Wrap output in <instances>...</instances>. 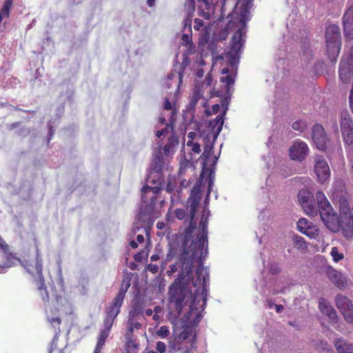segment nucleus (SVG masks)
I'll list each match as a JSON object with an SVG mask.
<instances>
[{
    "label": "nucleus",
    "mask_w": 353,
    "mask_h": 353,
    "mask_svg": "<svg viewBox=\"0 0 353 353\" xmlns=\"http://www.w3.org/2000/svg\"><path fill=\"white\" fill-rule=\"evenodd\" d=\"M316 199H317L320 208L321 220L326 227L334 232H338L341 230L345 237H352L353 236L352 212L340 213L339 216L324 193L321 191H318L316 193Z\"/></svg>",
    "instance_id": "1"
},
{
    "label": "nucleus",
    "mask_w": 353,
    "mask_h": 353,
    "mask_svg": "<svg viewBox=\"0 0 353 353\" xmlns=\"http://www.w3.org/2000/svg\"><path fill=\"white\" fill-rule=\"evenodd\" d=\"M208 221L201 219L199 224L200 234L195 239L192 245L190 250H184L183 252L180 255L179 262L181 266V276H188L191 272L192 265L194 259L202 261L205 259L203 256L204 248L208 245Z\"/></svg>",
    "instance_id": "2"
},
{
    "label": "nucleus",
    "mask_w": 353,
    "mask_h": 353,
    "mask_svg": "<svg viewBox=\"0 0 353 353\" xmlns=\"http://www.w3.org/2000/svg\"><path fill=\"white\" fill-rule=\"evenodd\" d=\"M192 272V267L191 272L188 276H181V266L180 265V271L179 278L176 279L169 288L170 302L174 305L175 310L180 313L185 304V299L188 298L190 291L185 283L183 281H189Z\"/></svg>",
    "instance_id": "3"
},
{
    "label": "nucleus",
    "mask_w": 353,
    "mask_h": 353,
    "mask_svg": "<svg viewBox=\"0 0 353 353\" xmlns=\"http://www.w3.org/2000/svg\"><path fill=\"white\" fill-rule=\"evenodd\" d=\"M130 286V281H128L125 283V281L123 280L117 296L110 303V305L105 307V316L103 319V322L104 329L103 330L110 332L114 321L119 315V314L120 313L121 307L123 303V300L125 296V293L127 292Z\"/></svg>",
    "instance_id": "4"
},
{
    "label": "nucleus",
    "mask_w": 353,
    "mask_h": 353,
    "mask_svg": "<svg viewBox=\"0 0 353 353\" xmlns=\"http://www.w3.org/2000/svg\"><path fill=\"white\" fill-rule=\"evenodd\" d=\"M204 272L203 268H198L196 270V274L197 276L196 281L194 283V285H197V281L199 282L200 286L197 288L194 295H192V301L190 305V309L192 312L194 311L204 310V307L207 302L208 296V281L209 280V276L203 275Z\"/></svg>",
    "instance_id": "5"
},
{
    "label": "nucleus",
    "mask_w": 353,
    "mask_h": 353,
    "mask_svg": "<svg viewBox=\"0 0 353 353\" xmlns=\"http://www.w3.org/2000/svg\"><path fill=\"white\" fill-rule=\"evenodd\" d=\"M327 54L328 58L335 63L339 55L341 47L340 28L336 25L329 26L325 30Z\"/></svg>",
    "instance_id": "6"
},
{
    "label": "nucleus",
    "mask_w": 353,
    "mask_h": 353,
    "mask_svg": "<svg viewBox=\"0 0 353 353\" xmlns=\"http://www.w3.org/2000/svg\"><path fill=\"white\" fill-rule=\"evenodd\" d=\"M26 270L30 273L34 274V272L39 275V287L38 290L40 292V295L43 301H49V294L46 286L44 277L42 274L43 271V262L41 258V255L39 252V250H37V256L35 259V265L33 267L31 265L23 264Z\"/></svg>",
    "instance_id": "7"
},
{
    "label": "nucleus",
    "mask_w": 353,
    "mask_h": 353,
    "mask_svg": "<svg viewBox=\"0 0 353 353\" xmlns=\"http://www.w3.org/2000/svg\"><path fill=\"white\" fill-rule=\"evenodd\" d=\"M243 28H239L232 37L230 49L227 54V57L232 66L236 65L239 59L241 50L245 42Z\"/></svg>",
    "instance_id": "8"
},
{
    "label": "nucleus",
    "mask_w": 353,
    "mask_h": 353,
    "mask_svg": "<svg viewBox=\"0 0 353 353\" xmlns=\"http://www.w3.org/2000/svg\"><path fill=\"white\" fill-rule=\"evenodd\" d=\"M341 129L346 148L353 152V121L347 112L341 113Z\"/></svg>",
    "instance_id": "9"
},
{
    "label": "nucleus",
    "mask_w": 353,
    "mask_h": 353,
    "mask_svg": "<svg viewBox=\"0 0 353 353\" xmlns=\"http://www.w3.org/2000/svg\"><path fill=\"white\" fill-rule=\"evenodd\" d=\"M148 181L153 185V186L145 185L141 189V201L143 203H154L157 194L161 190V180L152 179V174L148 176Z\"/></svg>",
    "instance_id": "10"
},
{
    "label": "nucleus",
    "mask_w": 353,
    "mask_h": 353,
    "mask_svg": "<svg viewBox=\"0 0 353 353\" xmlns=\"http://www.w3.org/2000/svg\"><path fill=\"white\" fill-rule=\"evenodd\" d=\"M339 77L344 83H348L353 77V46L348 55L343 57L339 65Z\"/></svg>",
    "instance_id": "11"
},
{
    "label": "nucleus",
    "mask_w": 353,
    "mask_h": 353,
    "mask_svg": "<svg viewBox=\"0 0 353 353\" xmlns=\"http://www.w3.org/2000/svg\"><path fill=\"white\" fill-rule=\"evenodd\" d=\"M314 172L317 181L321 183H323L330 178V169L323 157H315Z\"/></svg>",
    "instance_id": "12"
},
{
    "label": "nucleus",
    "mask_w": 353,
    "mask_h": 353,
    "mask_svg": "<svg viewBox=\"0 0 353 353\" xmlns=\"http://www.w3.org/2000/svg\"><path fill=\"white\" fill-rule=\"evenodd\" d=\"M312 140L316 147L321 151H325L329 143L324 128L320 124H315L312 128Z\"/></svg>",
    "instance_id": "13"
},
{
    "label": "nucleus",
    "mask_w": 353,
    "mask_h": 353,
    "mask_svg": "<svg viewBox=\"0 0 353 353\" xmlns=\"http://www.w3.org/2000/svg\"><path fill=\"white\" fill-rule=\"evenodd\" d=\"M308 151V147L305 142L296 141L290 148L289 156L292 160L302 161L305 159Z\"/></svg>",
    "instance_id": "14"
},
{
    "label": "nucleus",
    "mask_w": 353,
    "mask_h": 353,
    "mask_svg": "<svg viewBox=\"0 0 353 353\" xmlns=\"http://www.w3.org/2000/svg\"><path fill=\"white\" fill-rule=\"evenodd\" d=\"M332 201L334 204H339L340 213L351 212L345 191H334L332 195Z\"/></svg>",
    "instance_id": "15"
},
{
    "label": "nucleus",
    "mask_w": 353,
    "mask_h": 353,
    "mask_svg": "<svg viewBox=\"0 0 353 353\" xmlns=\"http://www.w3.org/2000/svg\"><path fill=\"white\" fill-rule=\"evenodd\" d=\"M344 34L347 39H353V5L344 13L343 17Z\"/></svg>",
    "instance_id": "16"
},
{
    "label": "nucleus",
    "mask_w": 353,
    "mask_h": 353,
    "mask_svg": "<svg viewBox=\"0 0 353 353\" xmlns=\"http://www.w3.org/2000/svg\"><path fill=\"white\" fill-rule=\"evenodd\" d=\"M193 325H187L183 327V330L178 334L179 339L190 343L189 349H192L196 342V334Z\"/></svg>",
    "instance_id": "17"
},
{
    "label": "nucleus",
    "mask_w": 353,
    "mask_h": 353,
    "mask_svg": "<svg viewBox=\"0 0 353 353\" xmlns=\"http://www.w3.org/2000/svg\"><path fill=\"white\" fill-rule=\"evenodd\" d=\"M196 228L195 223L193 222V219H191L190 225L185 228L184 231V240L181 248H180V255L183 252L184 250H190L192 248V245L195 240L192 239V234Z\"/></svg>",
    "instance_id": "18"
},
{
    "label": "nucleus",
    "mask_w": 353,
    "mask_h": 353,
    "mask_svg": "<svg viewBox=\"0 0 353 353\" xmlns=\"http://www.w3.org/2000/svg\"><path fill=\"white\" fill-rule=\"evenodd\" d=\"M327 275L330 281L336 287L343 288L346 285L347 282L342 273L332 268H327Z\"/></svg>",
    "instance_id": "19"
},
{
    "label": "nucleus",
    "mask_w": 353,
    "mask_h": 353,
    "mask_svg": "<svg viewBox=\"0 0 353 353\" xmlns=\"http://www.w3.org/2000/svg\"><path fill=\"white\" fill-rule=\"evenodd\" d=\"M319 303L321 312L327 316L332 322H336L338 316L332 305L323 298L319 299Z\"/></svg>",
    "instance_id": "20"
},
{
    "label": "nucleus",
    "mask_w": 353,
    "mask_h": 353,
    "mask_svg": "<svg viewBox=\"0 0 353 353\" xmlns=\"http://www.w3.org/2000/svg\"><path fill=\"white\" fill-rule=\"evenodd\" d=\"M184 343L176 334H173L170 338L168 341V347L171 351L179 352L181 351L182 353H190V349L187 347L184 349L182 347V343Z\"/></svg>",
    "instance_id": "21"
},
{
    "label": "nucleus",
    "mask_w": 353,
    "mask_h": 353,
    "mask_svg": "<svg viewBox=\"0 0 353 353\" xmlns=\"http://www.w3.org/2000/svg\"><path fill=\"white\" fill-rule=\"evenodd\" d=\"M224 113L218 115L215 119L209 122V127L211 128L212 132L214 138H216L221 132L224 123Z\"/></svg>",
    "instance_id": "22"
},
{
    "label": "nucleus",
    "mask_w": 353,
    "mask_h": 353,
    "mask_svg": "<svg viewBox=\"0 0 353 353\" xmlns=\"http://www.w3.org/2000/svg\"><path fill=\"white\" fill-rule=\"evenodd\" d=\"M334 344L337 353H353V344L341 338L336 339Z\"/></svg>",
    "instance_id": "23"
},
{
    "label": "nucleus",
    "mask_w": 353,
    "mask_h": 353,
    "mask_svg": "<svg viewBox=\"0 0 353 353\" xmlns=\"http://www.w3.org/2000/svg\"><path fill=\"white\" fill-rule=\"evenodd\" d=\"M335 303L341 312L350 310V309L353 307L352 301L346 296L342 294H339L336 296Z\"/></svg>",
    "instance_id": "24"
},
{
    "label": "nucleus",
    "mask_w": 353,
    "mask_h": 353,
    "mask_svg": "<svg viewBox=\"0 0 353 353\" xmlns=\"http://www.w3.org/2000/svg\"><path fill=\"white\" fill-rule=\"evenodd\" d=\"M201 3L199 6L198 14L205 19H210L211 17V0H198Z\"/></svg>",
    "instance_id": "25"
},
{
    "label": "nucleus",
    "mask_w": 353,
    "mask_h": 353,
    "mask_svg": "<svg viewBox=\"0 0 353 353\" xmlns=\"http://www.w3.org/2000/svg\"><path fill=\"white\" fill-rule=\"evenodd\" d=\"M316 202L318 208L316 207L315 201L313 199L302 206L303 210L307 215L310 216H316L318 214H320V208L317 201Z\"/></svg>",
    "instance_id": "26"
},
{
    "label": "nucleus",
    "mask_w": 353,
    "mask_h": 353,
    "mask_svg": "<svg viewBox=\"0 0 353 353\" xmlns=\"http://www.w3.org/2000/svg\"><path fill=\"white\" fill-rule=\"evenodd\" d=\"M203 97L202 94L199 91V89H196L194 91L192 97L190 99V103L187 107V110L188 111H191L194 112L195 107L198 103V101Z\"/></svg>",
    "instance_id": "27"
},
{
    "label": "nucleus",
    "mask_w": 353,
    "mask_h": 353,
    "mask_svg": "<svg viewBox=\"0 0 353 353\" xmlns=\"http://www.w3.org/2000/svg\"><path fill=\"white\" fill-rule=\"evenodd\" d=\"M312 199L313 196L312 192L307 189L301 190L298 194V200L301 207L307 203L308 201Z\"/></svg>",
    "instance_id": "28"
},
{
    "label": "nucleus",
    "mask_w": 353,
    "mask_h": 353,
    "mask_svg": "<svg viewBox=\"0 0 353 353\" xmlns=\"http://www.w3.org/2000/svg\"><path fill=\"white\" fill-rule=\"evenodd\" d=\"M13 6V0H4L3 6L0 10V20L3 18H8L10 16V11Z\"/></svg>",
    "instance_id": "29"
},
{
    "label": "nucleus",
    "mask_w": 353,
    "mask_h": 353,
    "mask_svg": "<svg viewBox=\"0 0 353 353\" xmlns=\"http://www.w3.org/2000/svg\"><path fill=\"white\" fill-rule=\"evenodd\" d=\"M2 252L4 254V257L6 259L5 264L7 265V267H12V265L14 264V261H21L19 258L16 256V255L14 253H12L10 251V246H8V250H3Z\"/></svg>",
    "instance_id": "30"
},
{
    "label": "nucleus",
    "mask_w": 353,
    "mask_h": 353,
    "mask_svg": "<svg viewBox=\"0 0 353 353\" xmlns=\"http://www.w3.org/2000/svg\"><path fill=\"white\" fill-rule=\"evenodd\" d=\"M110 332L103 330H101L100 334L98 336L97 343V345L95 347H97V350H99V349H101V350L103 349V346L105 345V341L110 335Z\"/></svg>",
    "instance_id": "31"
},
{
    "label": "nucleus",
    "mask_w": 353,
    "mask_h": 353,
    "mask_svg": "<svg viewBox=\"0 0 353 353\" xmlns=\"http://www.w3.org/2000/svg\"><path fill=\"white\" fill-rule=\"evenodd\" d=\"M128 327L126 332V337H132V333L134 330H139L141 327V323L134 321V320H128Z\"/></svg>",
    "instance_id": "32"
},
{
    "label": "nucleus",
    "mask_w": 353,
    "mask_h": 353,
    "mask_svg": "<svg viewBox=\"0 0 353 353\" xmlns=\"http://www.w3.org/2000/svg\"><path fill=\"white\" fill-rule=\"evenodd\" d=\"M59 333H56L51 342L49 353H63L61 347L57 346Z\"/></svg>",
    "instance_id": "33"
},
{
    "label": "nucleus",
    "mask_w": 353,
    "mask_h": 353,
    "mask_svg": "<svg viewBox=\"0 0 353 353\" xmlns=\"http://www.w3.org/2000/svg\"><path fill=\"white\" fill-rule=\"evenodd\" d=\"M184 9L188 15H194L195 11L194 0H185L184 3Z\"/></svg>",
    "instance_id": "34"
},
{
    "label": "nucleus",
    "mask_w": 353,
    "mask_h": 353,
    "mask_svg": "<svg viewBox=\"0 0 353 353\" xmlns=\"http://www.w3.org/2000/svg\"><path fill=\"white\" fill-rule=\"evenodd\" d=\"M292 128L296 131H299L301 132H303L305 130L307 129V125L306 122L299 120L294 121L292 125Z\"/></svg>",
    "instance_id": "35"
},
{
    "label": "nucleus",
    "mask_w": 353,
    "mask_h": 353,
    "mask_svg": "<svg viewBox=\"0 0 353 353\" xmlns=\"http://www.w3.org/2000/svg\"><path fill=\"white\" fill-rule=\"evenodd\" d=\"M312 225V223H310L306 219L304 218L300 219L297 222V228L300 232L307 230Z\"/></svg>",
    "instance_id": "36"
},
{
    "label": "nucleus",
    "mask_w": 353,
    "mask_h": 353,
    "mask_svg": "<svg viewBox=\"0 0 353 353\" xmlns=\"http://www.w3.org/2000/svg\"><path fill=\"white\" fill-rule=\"evenodd\" d=\"M221 81L225 83L227 90L230 89V87L234 83V77L232 74H228L221 77Z\"/></svg>",
    "instance_id": "37"
},
{
    "label": "nucleus",
    "mask_w": 353,
    "mask_h": 353,
    "mask_svg": "<svg viewBox=\"0 0 353 353\" xmlns=\"http://www.w3.org/2000/svg\"><path fill=\"white\" fill-rule=\"evenodd\" d=\"M179 140L174 136H172L169 138L168 142L163 147V150L165 152H168L174 146V144H178Z\"/></svg>",
    "instance_id": "38"
},
{
    "label": "nucleus",
    "mask_w": 353,
    "mask_h": 353,
    "mask_svg": "<svg viewBox=\"0 0 353 353\" xmlns=\"http://www.w3.org/2000/svg\"><path fill=\"white\" fill-rule=\"evenodd\" d=\"M301 232L305 234V235L312 239L315 238V236L318 235L319 230L315 226L312 225L307 230H303Z\"/></svg>",
    "instance_id": "39"
},
{
    "label": "nucleus",
    "mask_w": 353,
    "mask_h": 353,
    "mask_svg": "<svg viewBox=\"0 0 353 353\" xmlns=\"http://www.w3.org/2000/svg\"><path fill=\"white\" fill-rule=\"evenodd\" d=\"M331 256L333 258L334 262H339L344 258L343 253L339 252V249L336 247H334L331 250Z\"/></svg>",
    "instance_id": "40"
},
{
    "label": "nucleus",
    "mask_w": 353,
    "mask_h": 353,
    "mask_svg": "<svg viewBox=\"0 0 353 353\" xmlns=\"http://www.w3.org/2000/svg\"><path fill=\"white\" fill-rule=\"evenodd\" d=\"M170 334V330L168 326L162 325L157 331V335L161 339L168 337Z\"/></svg>",
    "instance_id": "41"
},
{
    "label": "nucleus",
    "mask_w": 353,
    "mask_h": 353,
    "mask_svg": "<svg viewBox=\"0 0 353 353\" xmlns=\"http://www.w3.org/2000/svg\"><path fill=\"white\" fill-rule=\"evenodd\" d=\"M199 203V198L194 197L192 199L190 203V214L191 219H193L195 214V212Z\"/></svg>",
    "instance_id": "42"
},
{
    "label": "nucleus",
    "mask_w": 353,
    "mask_h": 353,
    "mask_svg": "<svg viewBox=\"0 0 353 353\" xmlns=\"http://www.w3.org/2000/svg\"><path fill=\"white\" fill-rule=\"evenodd\" d=\"M341 313L347 323L353 324V307L350 309V310H345Z\"/></svg>",
    "instance_id": "43"
},
{
    "label": "nucleus",
    "mask_w": 353,
    "mask_h": 353,
    "mask_svg": "<svg viewBox=\"0 0 353 353\" xmlns=\"http://www.w3.org/2000/svg\"><path fill=\"white\" fill-rule=\"evenodd\" d=\"M253 0H239V3L240 7L245 12H248L252 6Z\"/></svg>",
    "instance_id": "44"
},
{
    "label": "nucleus",
    "mask_w": 353,
    "mask_h": 353,
    "mask_svg": "<svg viewBox=\"0 0 353 353\" xmlns=\"http://www.w3.org/2000/svg\"><path fill=\"white\" fill-rule=\"evenodd\" d=\"M187 145L188 147H191L192 151L195 153H199L201 152V146L198 143H193L192 141H188L187 142Z\"/></svg>",
    "instance_id": "45"
},
{
    "label": "nucleus",
    "mask_w": 353,
    "mask_h": 353,
    "mask_svg": "<svg viewBox=\"0 0 353 353\" xmlns=\"http://www.w3.org/2000/svg\"><path fill=\"white\" fill-rule=\"evenodd\" d=\"M156 350L159 353H165L166 350V344L163 341H158L156 344Z\"/></svg>",
    "instance_id": "46"
},
{
    "label": "nucleus",
    "mask_w": 353,
    "mask_h": 353,
    "mask_svg": "<svg viewBox=\"0 0 353 353\" xmlns=\"http://www.w3.org/2000/svg\"><path fill=\"white\" fill-rule=\"evenodd\" d=\"M174 214L178 219L182 220L185 218L186 215V212L183 209L177 208L175 210Z\"/></svg>",
    "instance_id": "47"
},
{
    "label": "nucleus",
    "mask_w": 353,
    "mask_h": 353,
    "mask_svg": "<svg viewBox=\"0 0 353 353\" xmlns=\"http://www.w3.org/2000/svg\"><path fill=\"white\" fill-rule=\"evenodd\" d=\"M179 256H180V254L179 255ZM179 259V257H178V259ZM177 265H179V266L180 267L179 261H177L176 264H172V265H170L169 269L167 270V274L168 276H171L173 273H174L177 271V270H178Z\"/></svg>",
    "instance_id": "48"
},
{
    "label": "nucleus",
    "mask_w": 353,
    "mask_h": 353,
    "mask_svg": "<svg viewBox=\"0 0 353 353\" xmlns=\"http://www.w3.org/2000/svg\"><path fill=\"white\" fill-rule=\"evenodd\" d=\"M49 321L50 322L51 325L54 327H58L59 330V325L61 323V319L59 317H53L49 319Z\"/></svg>",
    "instance_id": "49"
},
{
    "label": "nucleus",
    "mask_w": 353,
    "mask_h": 353,
    "mask_svg": "<svg viewBox=\"0 0 353 353\" xmlns=\"http://www.w3.org/2000/svg\"><path fill=\"white\" fill-rule=\"evenodd\" d=\"M194 28L195 30H199L200 28L204 26L203 20L199 18L194 19Z\"/></svg>",
    "instance_id": "50"
},
{
    "label": "nucleus",
    "mask_w": 353,
    "mask_h": 353,
    "mask_svg": "<svg viewBox=\"0 0 353 353\" xmlns=\"http://www.w3.org/2000/svg\"><path fill=\"white\" fill-rule=\"evenodd\" d=\"M295 241H296V244L297 245H299V247L301 248H306V245H305V242L304 241V239L301 236H296V239H295Z\"/></svg>",
    "instance_id": "51"
},
{
    "label": "nucleus",
    "mask_w": 353,
    "mask_h": 353,
    "mask_svg": "<svg viewBox=\"0 0 353 353\" xmlns=\"http://www.w3.org/2000/svg\"><path fill=\"white\" fill-rule=\"evenodd\" d=\"M213 152V146L212 145H205L204 152L203 155L206 158H208Z\"/></svg>",
    "instance_id": "52"
},
{
    "label": "nucleus",
    "mask_w": 353,
    "mask_h": 353,
    "mask_svg": "<svg viewBox=\"0 0 353 353\" xmlns=\"http://www.w3.org/2000/svg\"><path fill=\"white\" fill-rule=\"evenodd\" d=\"M192 17H193V15L187 14L185 19L183 21L184 28H186V27H188L189 29H191Z\"/></svg>",
    "instance_id": "53"
},
{
    "label": "nucleus",
    "mask_w": 353,
    "mask_h": 353,
    "mask_svg": "<svg viewBox=\"0 0 353 353\" xmlns=\"http://www.w3.org/2000/svg\"><path fill=\"white\" fill-rule=\"evenodd\" d=\"M270 272L272 274H277L280 272V268L274 264H272L270 268Z\"/></svg>",
    "instance_id": "54"
},
{
    "label": "nucleus",
    "mask_w": 353,
    "mask_h": 353,
    "mask_svg": "<svg viewBox=\"0 0 353 353\" xmlns=\"http://www.w3.org/2000/svg\"><path fill=\"white\" fill-rule=\"evenodd\" d=\"M181 39L185 46L191 43V38L188 34H183Z\"/></svg>",
    "instance_id": "55"
},
{
    "label": "nucleus",
    "mask_w": 353,
    "mask_h": 353,
    "mask_svg": "<svg viewBox=\"0 0 353 353\" xmlns=\"http://www.w3.org/2000/svg\"><path fill=\"white\" fill-rule=\"evenodd\" d=\"M147 269L152 273H156L158 271L159 268L157 265L149 264Z\"/></svg>",
    "instance_id": "56"
},
{
    "label": "nucleus",
    "mask_w": 353,
    "mask_h": 353,
    "mask_svg": "<svg viewBox=\"0 0 353 353\" xmlns=\"http://www.w3.org/2000/svg\"><path fill=\"white\" fill-rule=\"evenodd\" d=\"M127 339H128V347H131L132 346L134 348H137L139 347V343H134L132 339H131V337H129L128 338L127 337Z\"/></svg>",
    "instance_id": "57"
},
{
    "label": "nucleus",
    "mask_w": 353,
    "mask_h": 353,
    "mask_svg": "<svg viewBox=\"0 0 353 353\" xmlns=\"http://www.w3.org/2000/svg\"><path fill=\"white\" fill-rule=\"evenodd\" d=\"M8 246H9L6 241L1 238L0 236V248L1 250H8Z\"/></svg>",
    "instance_id": "58"
},
{
    "label": "nucleus",
    "mask_w": 353,
    "mask_h": 353,
    "mask_svg": "<svg viewBox=\"0 0 353 353\" xmlns=\"http://www.w3.org/2000/svg\"><path fill=\"white\" fill-rule=\"evenodd\" d=\"M349 101H350V107L351 110L353 111V83L352 85V90L350 91V97H349Z\"/></svg>",
    "instance_id": "59"
},
{
    "label": "nucleus",
    "mask_w": 353,
    "mask_h": 353,
    "mask_svg": "<svg viewBox=\"0 0 353 353\" xmlns=\"http://www.w3.org/2000/svg\"><path fill=\"white\" fill-rule=\"evenodd\" d=\"M172 108L171 103L168 99H165L164 109L166 110H170Z\"/></svg>",
    "instance_id": "60"
},
{
    "label": "nucleus",
    "mask_w": 353,
    "mask_h": 353,
    "mask_svg": "<svg viewBox=\"0 0 353 353\" xmlns=\"http://www.w3.org/2000/svg\"><path fill=\"white\" fill-rule=\"evenodd\" d=\"M174 254H175V252L174 251V250L170 249L169 250L168 253L167 254L166 260L167 261L171 260L174 257Z\"/></svg>",
    "instance_id": "61"
},
{
    "label": "nucleus",
    "mask_w": 353,
    "mask_h": 353,
    "mask_svg": "<svg viewBox=\"0 0 353 353\" xmlns=\"http://www.w3.org/2000/svg\"><path fill=\"white\" fill-rule=\"evenodd\" d=\"M168 131V128H165L164 129H162L161 130H158L156 133V136L157 137H161L162 135L165 134Z\"/></svg>",
    "instance_id": "62"
},
{
    "label": "nucleus",
    "mask_w": 353,
    "mask_h": 353,
    "mask_svg": "<svg viewBox=\"0 0 353 353\" xmlns=\"http://www.w3.org/2000/svg\"><path fill=\"white\" fill-rule=\"evenodd\" d=\"M220 110V105L218 103H216L212 105V112L214 114H216Z\"/></svg>",
    "instance_id": "63"
},
{
    "label": "nucleus",
    "mask_w": 353,
    "mask_h": 353,
    "mask_svg": "<svg viewBox=\"0 0 353 353\" xmlns=\"http://www.w3.org/2000/svg\"><path fill=\"white\" fill-rule=\"evenodd\" d=\"M276 311L278 313L281 312L283 310V306L282 305H274Z\"/></svg>",
    "instance_id": "64"
}]
</instances>
